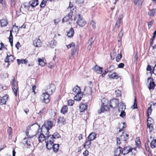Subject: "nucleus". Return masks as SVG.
<instances>
[{
  "label": "nucleus",
  "mask_w": 156,
  "mask_h": 156,
  "mask_svg": "<svg viewBox=\"0 0 156 156\" xmlns=\"http://www.w3.org/2000/svg\"><path fill=\"white\" fill-rule=\"evenodd\" d=\"M84 156H87L88 155V151L87 150L85 151L83 153Z\"/></svg>",
  "instance_id": "nucleus-63"
},
{
  "label": "nucleus",
  "mask_w": 156,
  "mask_h": 156,
  "mask_svg": "<svg viewBox=\"0 0 156 156\" xmlns=\"http://www.w3.org/2000/svg\"><path fill=\"white\" fill-rule=\"evenodd\" d=\"M17 63L18 65L22 64H26L27 63L28 61L26 59H17Z\"/></svg>",
  "instance_id": "nucleus-26"
},
{
  "label": "nucleus",
  "mask_w": 156,
  "mask_h": 156,
  "mask_svg": "<svg viewBox=\"0 0 156 156\" xmlns=\"http://www.w3.org/2000/svg\"><path fill=\"white\" fill-rule=\"evenodd\" d=\"M8 98V95L7 94L2 97H0V105H2L5 104Z\"/></svg>",
  "instance_id": "nucleus-11"
},
{
  "label": "nucleus",
  "mask_w": 156,
  "mask_h": 156,
  "mask_svg": "<svg viewBox=\"0 0 156 156\" xmlns=\"http://www.w3.org/2000/svg\"><path fill=\"white\" fill-rule=\"evenodd\" d=\"M50 95V94L44 92L42 94L41 98L43 100V102L47 103L49 102Z\"/></svg>",
  "instance_id": "nucleus-7"
},
{
  "label": "nucleus",
  "mask_w": 156,
  "mask_h": 156,
  "mask_svg": "<svg viewBox=\"0 0 156 156\" xmlns=\"http://www.w3.org/2000/svg\"><path fill=\"white\" fill-rule=\"evenodd\" d=\"M87 108V105L86 104H82L80 105L79 107L80 111L82 112L86 110Z\"/></svg>",
  "instance_id": "nucleus-20"
},
{
  "label": "nucleus",
  "mask_w": 156,
  "mask_h": 156,
  "mask_svg": "<svg viewBox=\"0 0 156 156\" xmlns=\"http://www.w3.org/2000/svg\"><path fill=\"white\" fill-rule=\"evenodd\" d=\"M150 147L152 148H154L156 147V140H153L151 141L150 144Z\"/></svg>",
  "instance_id": "nucleus-34"
},
{
  "label": "nucleus",
  "mask_w": 156,
  "mask_h": 156,
  "mask_svg": "<svg viewBox=\"0 0 156 156\" xmlns=\"http://www.w3.org/2000/svg\"><path fill=\"white\" fill-rule=\"evenodd\" d=\"M47 134V132L45 134L46 135V140H47L46 141H53L54 142V140L53 138V136L52 135H49V134Z\"/></svg>",
  "instance_id": "nucleus-22"
},
{
  "label": "nucleus",
  "mask_w": 156,
  "mask_h": 156,
  "mask_svg": "<svg viewBox=\"0 0 156 156\" xmlns=\"http://www.w3.org/2000/svg\"><path fill=\"white\" fill-rule=\"evenodd\" d=\"M120 138H117L116 140L117 145H119L121 143Z\"/></svg>",
  "instance_id": "nucleus-62"
},
{
  "label": "nucleus",
  "mask_w": 156,
  "mask_h": 156,
  "mask_svg": "<svg viewBox=\"0 0 156 156\" xmlns=\"http://www.w3.org/2000/svg\"><path fill=\"white\" fill-rule=\"evenodd\" d=\"M0 24L2 27H6L8 24V20L6 19L0 20Z\"/></svg>",
  "instance_id": "nucleus-21"
},
{
  "label": "nucleus",
  "mask_w": 156,
  "mask_h": 156,
  "mask_svg": "<svg viewBox=\"0 0 156 156\" xmlns=\"http://www.w3.org/2000/svg\"><path fill=\"white\" fill-rule=\"evenodd\" d=\"M74 101L72 100H69L68 101V105L69 106H72L74 103Z\"/></svg>",
  "instance_id": "nucleus-48"
},
{
  "label": "nucleus",
  "mask_w": 156,
  "mask_h": 156,
  "mask_svg": "<svg viewBox=\"0 0 156 156\" xmlns=\"http://www.w3.org/2000/svg\"><path fill=\"white\" fill-rule=\"evenodd\" d=\"M96 138V134L95 132L90 133L87 137L88 140L92 141Z\"/></svg>",
  "instance_id": "nucleus-14"
},
{
  "label": "nucleus",
  "mask_w": 156,
  "mask_h": 156,
  "mask_svg": "<svg viewBox=\"0 0 156 156\" xmlns=\"http://www.w3.org/2000/svg\"><path fill=\"white\" fill-rule=\"evenodd\" d=\"M91 144V142L90 140H88L86 141L84 144V147L85 148H89L90 147Z\"/></svg>",
  "instance_id": "nucleus-31"
},
{
  "label": "nucleus",
  "mask_w": 156,
  "mask_h": 156,
  "mask_svg": "<svg viewBox=\"0 0 156 156\" xmlns=\"http://www.w3.org/2000/svg\"><path fill=\"white\" fill-rule=\"evenodd\" d=\"M109 69V72L110 73L111 72V71L115 69L114 66L113 65L111 66L109 68H108Z\"/></svg>",
  "instance_id": "nucleus-60"
},
{
  "label": "nucleus",
  "mask_w": 156,
  "mask_h": 156,
  "mask_svg": "<svg viewBox=\"0 0 156 156\" xmlns=\"http://www.w3.org/2000/svg\"><path fill=\"white\" fill-rule=\"evenodd\" d=\"M122 57V55L120 54H118L116 58V60L117 62H119V60L121 59Z\"/></svg>",
  "instance_id": "nucleus-52"
},
{
  "label": "nucleus",
  "mask_w": 156,
  "mask_h": 156,
  "mask_svg": "<svg viewBox=\"0 0 156 156\" xmlns=\"http://www.w3.org/2000/svg\"><path fill=\"white\" fill-rule=\"evenodd\" d=\"M74 30L73 28H71L70 30L67 32V36L69 37H72L74 34Z\"/></svg>",
  "instance_id": "nucleus-27"
},
{
  "label": "nucleus",
  "mask_w": 156,
  "mask_h": 156,
  "mask_svg": "<svg viewBox=\"0 0 156 156\" xmlns=\"http://www.w3.org/2000/svg\"><path fill=\"white\" fill-rule=\"evenodd\" d=\"M119 105H121L122 107L121 108L119 107V111H121L120 115V116L123 118L126 115L125 112L124 111V110L126 108L125 105L122 102L119 103Z\"/></svg>",
  "instance_id": "nucleus-10"
},
{
  "label": "nucleus",
  "mask_w": 156,
  "mask_h": 156,
  "mask_svg": "<svg viewBox=\"0 0 156 156\" xmlns=\"http://www.w3.org/2000/svg\"><path fill=\"white\" fill-rule=\"evenodd\" d=\"M49 46L51 48H54L57 42L54 40H53L48 42Z\"/></svg>",
  "instance_id": "nucleus-29"
},
{
  "label": "nucleus",
  "mask_w": 156,
  "mask_h": 156,
  "mask_svg": "<svg viewBox=\"0 0 156 156\" xmlns=\"http://www.w3.org/2000/svg\"><path fill=\"white\" fill-rule=\"evenodd\" d=\"M81 92L80 88L77 86H75L73 89L72 94L74 95Z\"/></svg>",
  "instance_id": "nucleus-15"
},
{
  "label": "nucleus",
  "mask_w": 156,
  "mask_h": 156,
  "mask_svg": "<svg viewBox=\"0 0 156 156\" xmlns=\"http://www.w3.org/2000/svg\"><path fill=\"white\" fill-rule=\"evenodd\" d=\"M74 99L76 101H80L83 96V93L81 92L75 94Z\"/></svg>",
  "instance_id": "nucleus-16"
},
{
  "label": "nucleus",
  "mask_w": 156,
  "mask_h": 156,
  "mask_svg": "<svg viewBox=\"0 0 156 156\" xmlns=\"http://www.w3.org/2000/svg\"><path fill=\"white\" fill-rule=\"evenodd\" d=\"M147 126L148 128H149L150 129V131L151 132L152 131L153 129V128L152 127V126L151 125V123H149L148 122L147 123Z\"/></svg>",
  "instance_id": "nucleus-50"
},
{
  "label": "nucleus",
  "mask_w": 156,
  "mask_h": 156,
  "mask_svg": "<svg viewBox=\"0 0 156 156\" xmlns=\"http://www.w3.org/2000/svg\"><path fill=\"white\" fill-rule=\"evenodd\" d=\"M110 106L111 108H114L116 107L117 105L118 106L119 108L120 107L119 104H118V102L116 99H112L110 100L109 103Z\"/></svg>",
  "instance_id": "nucleus-8"
},
{
  "label": "nucleus",
  "mask_w": 156,
  "mask_h": 156,
  "mask_svg": "<svg viewBox=\"0 0 156 156\" xmlns=\"http://www.w3.org/2000/svg\"><path fill=\"white\" fill-rule=\"evenodd\" d=\"M20 44L19 42H17L15 45L16 47L18 49H19V48L20 47Z\"/></svg>",
  "instance_id": "nucleus-64"
},
{
  "label": "nucleus",
  "mask_w": 156,
  "mask_h": 156,
  "mask_svg": "<svg viewBox=\"0 0 156 156\" xmlns=\"http://www.w3.org/2000/svg\"><path fill=\"white\" fill-rule=\"evenodd\" d=\"M69 8L70 9L71 11L68 14V15L65 17H64L62 19V22H66L68 21L72 17V15H73V12L72 10H74L75 9V7L73 6V4H71V2H69V7L67 8L68 9Z\"/></svg>",
  "instance_id": "nucleus-2"
},
{
  "label": "nucleus",
  "mask_w": 156,
  "mask_h": 156,
  "mask_svg": "<svg viewBox=\"0 0 156 156\" xmlns=\"http://www.w3.org/2000/svg\"><path fill=\"white\" fill-rule=\"evenodd\" d=\"M55 85L54 84H51L45 88L44 91L48 94L51 95L55 91Z\"/></svg>",
  "instance_id": "nucleus-5"
},
{
  "label": "nucleus",
  "mask_w": 156,
  "mask_h": 156,
  "mask_svg": "<svg viewBox=\"0 0 156 156\" xmlns=\"http://www.w3.org/2000/svg\"><path fill=\"white\" fill-rule=\"evenodd\" d=\"M122 20V19L121 18H118L116 23L115 24V27H118L119 26Z\"/></svg>",
  "instance_id": "nucleus-41"
},
{
  "label": "nucleus",
  "mask_w": 156,
  "mask_h": 156,
  "mask_svg": "<svg viewBox=\"0 0 156 156\" xmlns=\"http://www.w3.org/2000/svg\"><path fill=\"white\" fill-rule=\"evenodd\" d=\"M29 140V139L27 138H25L24 140L23 141V143L24 144H27L28 145L30 146V144L28 143V140Z\"/></svg>",
  "instance_id": "nucleus-47"
},
{
  "label": "nucleus",
  "mask_w": 156,
  "mask_h": 156,
  "mask_svg": "<svg viewBox=\"0 0 156 156\" xmlns=\"http://www.w3.org/2000/svg\"><path fill=\"white\" fill-rule=\"evenodd\" d=\"M147 126L148 128H149L150 129V131L151 132L152 131L153 129V128L152 127V126L151 125V123H149L148 122L147 123Z\"/></svg>",
  "instance_id": "nucleus-51"
},
{
  "label": "nucleus",
  "mask_w": 156,
  "mask_h": 156,
  "mask_svg": "<svg viewBox=\"0 0 156 156\" xmlns=\"http://www.w3.org/2000/svg\"><path fill=\"white\" fill-rule=\"evenodd\" d=\"M42 132V133H41L38 136V140L39 142H41L44 140H46V136H45L43 133V132Z\"/></svg>",
  "instance_id": "nucleus-19"
},
{
  "label": "nucleus",
  "mask_w": 156,
  "mask_h": 156,
  "mask_svg": "<svg viewBox=\"0 0 156 156\" xmlns=\"http://www.w3.org/2000/svg\"><path fill=\"white\" fill-rule=\"evenodd\" d=\"M102 101V102L101 108L98 111V112L99 114H101L102 112H103L105 111H106L108 108V100L107 99H105V98H103Z\"/></svg>",
  "instance_id": "nucleus-3"
},
{
  "label": "nucleus",
  "mask_w": 156,
  "mask_h": 156,
  "mask_svg": "<svg viewBox=\"0 0 156 156\" xmlns=\"http://www.w3.org/2000/svg\"><path fill=\"white\" fill-rule=\"evenodd\" d=\"M26 11L24 9H23V6H21L20 9V12L22 13L23 14L24 13V12H25Z\"/></svg>",
  "instance_id": "nucleus-59"
},
{
  "label": "nucleus",
  "mask_w": 156,
  "mask_h": 156,
  "mask_svg": "<svg viewBox=\"0 0 156 156\" xmlns=\"http://www.w3.org/2000/svg\"><path fill=\"white\" fill-rule=\"evenodd\" d=\"M120 139L122 141H126L129 138V135L123 132L120 136Z\"/></svg>",
  "instance_id": "nucleus-17"
},
{
  "label": "nucleus",
  "mask_w": 156,
  "mask_h": 156,
  "mask_svg": "<svg viewBox=\"0 0 156 156\" xmlns=\"http://www.w3.org/2000/svg\"><path fill=\"white\" fill-rule=\"evenodd\" d=\"M93 42L94 41L93 40V37H91L88 41V44L89 45H92Z\"/></svg>",
  "instance_id": "nucleus-57"
},
{
  "label": "nucleus",
  "mask_w": 156,
  "mask_h": 156,
  "mask_svg": "<svg viewBox=\"0 0 156 156\" xmlns=\"http://www.w3.org/2000/svg\"><path fill=\"white\" fill-rule=\"evenodd\" d=\"M21 6H23V9H24L26 11L27 9L29 10V9L30 7V5H27L24 4H23Z\"/></svg>",
  "instance_id": "nucleus-53"
},
{
  "label": "nucleus",
  "mask_w": 156,
  "mask_h": 156,
  "mask_svg": "<svg viewBox=\"0 0 156 156\" xmlns=\"http://www.w3.org/2000/svg\"><path fill=\"white\" fill-rule=\"evenodd\" d=\"M96 23L94 20H92L90 23V25L92 26L93 28H96Z\"/></svg>",
  "instance_id": "nucleus-56"
},
{
  "label": "nucleus",
  "mask_w": 156,
  "mask_h": 156,
  "mask_svg": "<svg viewBox=\"0 0 156 156\" xmlns=\"http://www.w3.org/2000/svg\"><path fill=\"white\" fill-rule=\"evenodd\" d=\"M117 53L116 51L114 50H113L112 53L111 54V57L112 59H114L115 56L116 55Z\"/></svg>",
  "instance_id": "nucleus-44"
},
{
  "label": "nucleus",
  "mask_w": 156,
  "mask_h": 156,
  "mask_svg": "<svg viewBox=\"0 0 156 156\" xmlns=\"http://www.w3.org/2000/svg\"><path fill=\"white\" fill-rule=\"evenodd\" d=\"M12 89L14 91L15 95L16 96L17 95V92L18 91V88L16 86H14L12 87Z\"/></svg>",
  "instance_id": "nucleus-45"
},
{
  "label": "nucleus",
  "mask_w": 156,
  "mask_h": 156,
  "mask_svg": "<svg viewBox=\"0 0 156 156\" xmlns=\"http://www.w3.org/2000/svg\"><path fill=\"white\" fill-rule=\"evenodd\" d=\"M59 145L58 144H54L52 148H53L54 152H57L59 149Z\"/></svg>",
  "instance_id": "nucleus-35"
},
{
  "label": "nucleus",
  "mask_w": 156,
  "mask_h": 156,
  "mask_svg": "<svg viewBox=\"0 0 156 156\" xmlns=\"http://www.w3.org/2000/svg\"><path fill=\"white\" fill-rule=\"evenodd\" d=\"M52 135L53 136L54 140L61 137L59 133L57 132L54 133Z\"/></svg>",
  "instance_id": "nucleus-43"
},
{
  "label": "nucleus",
  "mask_w": 156,
  "mask_h": 156,
  "mask_svg": "<svg viewBox=\"0 0 156 156\" xmlns=\"http://www.w3.org/2000/svg\"><path fill=\"white\" fill-rule=\"evenodd\" d=\"M155 84L154 82L153 81V79H151L150 81L149 85L148 86V87L149 90H154L155 87Z\"/></svg>",
  "instance_id": "nucleus-25"
},
{
  "label": "nucleus",
  "mask_w": 156,
  "mask_h": 156,
  "mask_svg": "<svg viewBox=\"0 0 156 156\" xmlns=\"http://www.w3.org/2000/svg\"><path fill=\"white\" fill-rule=\"evenodd\" d=\"M12 128L10 127H8V128L7 129V132L8 133V135L9 136H10L11 133H12Z\"/></svg>",
  "instance_id": "nucleus-58"
},
{
  "label": "nucleus",
  "mask_w": 156,
  "mask_h": 156,
  "mask_svg": "<svg viewBox=\"0 0 156 156\" xmlns=\"http://www.w3.org/2000/svg\"><path fill=\"white\" fill-rule=\"evenodd\" d=\"M79 47L78 45H75L72 48L71 53V56H70V59L73 58L74 56H77L78 54Z\"/></svg>",
  "instance_id": "nucleus-6"
},
{
  "label": "nucleus",
  "mask_w": 156,
  "mask_h": 156,
  "mask_svg": "<svg viewBox=\"0 0 156 156\" xmlns=\"http://www.w3.org/2000/svg\"><path fill=\"white\" fill-rule=\"evenodd\" d=\"M46 147L47 148L48 150H50L52 148L53 146L54 145L53 142V141H46Z\"/></svg>",
  "instance_id": "nucleus-18"
},
{
  "label": "nucleus",
  "mask_w": 156,
  "mask_h": 156,
  "mask_svg": "<svg viewBox=\"0 0 156 156\" xmlns=\"http://www.w3.org/2000/svg\"><path fill=\"white\" fill-rule=\"evenodd\" d=\"M152 111L151 108V105H150V106L148 107L147 111V116L148 119L149 116L151 114Z\"/></svg>",
  "instance_id": "nucleus-36"
},
{
  "label": "nucleus",
  "mask_w": 156,
  "mask_h": 156,
  "mask_svg": "<svg viewBox=\"0 0 156 156\" xmlns=\"http://www.w3.org/2000/svg\"><path fill=\"white\" fill-rule=\"evenodd\" d=\"M108 76L110 79H117L119 78V76L116 73L114 72L110 75H109Z\"/></svg>",
  "instance_id": "nucleus-28"
},
{
  "label": "nucleus",
  "mask_w": 156,
  "mask_h": 156,
  "mask_svg": "<svg viewBox=\"0 0 156 156\" xmlns=\"http://www.w3.org/2000/svg\"><path fill=\"white\" fill-rule=\"evenodd\" d=\"M109 69L108 68L107 69H106L104 72V73L102 74L101 75V76L102 77H104L107 73H108V72H109Z\"/></svg>",
  "instance_id": "nucleus-49"
},
{
  "label": "nucleus",
  "mask_w": 156,
  "mask_h": 156,
  "mask_svg": "<svg viewBox=\"0 0 156 156\" xmlns=\"http://www.w3.org/2000/svg\"><path fill=\"white\" fill-rule=\"evenodd\" d=\"M103 68L102 67H100L96 65L93 69L94 71L98 74H101L103 71Z\"/></svg>",
  "instance_id": "nucleus-13"
},
{
  "label": "nucleus",
  "mask_w": 156,
  "mask_h": 156,
  "mask_svg": "<svg viewBox=\"0 0 156 156\" xmlns=\"http://www.w3.org/2000/svg\"><path fill=\"white\" fill-rule=\"evenodd\" d=\"M48 0H43L40 5V6L41 8H44V7Z\"/></svg>",
  "instance_id": "nucleus-42"
},
{
  "label": "nucleus",
  "mask_w": 156,
  "mask_h": 156,
  "mask_svg": "<svg viewBox=\"0 0 156 156\" xmlns=\"http://www.w3.org/2000/svg\"><path fill=\"white\" fill-rule=\"evenodd\" d=\"M154 22V20H152L151 21L148 23V26L149 29H150L151 26L152 25Z\"/></svg>",
  "instance_id": "nucleus-55"
},
{
  "label": "nucleus",
  "mask_w": 156,
  "mask_h": 156,
  "mask_svg": "<svg viewBox=\"0 0 156 156\" xmlns=\"http://www.w3.org/2000/svg\"><path fill=\"white\" fill-rule=\"evenodd\" d=\"M133 150H135V149L130 148L129 146L125 147L123 149L122 151V154L123 155H125L128 154L129 152H132Z\"/></svg>",
  "instance_id": "nucleus-9"
},
{
  "label": "nucleus",
  "mask_w": 156,
  "mask_h": 156,
  "mask_svg": "<svg viewBox=\"0 0 156 156\" xmlns=\"http://www.w3.org/2000/svg\"><path fill=\"white\" fill-rule=\"evenodd\" d=\"M30 127L28 126L26 130V133L27 136L29 137L30 138H32L34 136H30L29 135V132L28 130H30Z\"/></svg>",
  "instance_id": "nucleus-39"
},
{
  "label": "nucleus",
  "mask_w": 156,
  "mask_h": 156,
  "mask_svg": "<svg viewBox=\"0 0 156 156\" xmlns=\"http://www.w3.org/2000/svg\"><path fill=\"white\" fill-rule=\"evenodd\" d=\"M38 4V0H34L32 1L30 5L32 7H34L37 6Z\"/></svg>",
  "instance_id": "nucleus-33"
},
{
  "label": "nucleus",
  "mask_w": 156,
  "mask_h": 156,
  "mask_svg": "<svg viewBox=\"0 0 156 156\" xmlns=\"http://www.w3.org/2000/svg\"><path fill=\"white\" fill-rule=\"evenodd\" d=\"M155 9H154L150 10L148 12L149 15L150 16H154L155 13Z\"/></svg>",
  "instance_id": "nucleus-40"
},
{
  "label": "nucleus",
  "mask_w": 156,
  "mask_h": 156,
  "mask_svg": "<svg viewBox=\"0 0 156 156\" xmlns=\"http://www.w3.org/2000/svg\"><path fill=\"white\" fill-rule=\"evenodd\" d=\"M124 66V64L122 63H121L118 65V68H122Z\"/></svg>",
  "instance_id": "nucleus-61"
},
{
  "label": "nucleus",
  "mask_w": 156,
  "mask_h": 156,
  "mask_svg": "<svg viewBox=\"0 0 156 156\" xmlns=\"http://www.w3.org/2000/svg\"><path fill=\"white\" fill-rule=\"evenodd\" d=\"M65 121V119L63 117H60L58 119V123H63Z\"/></svg>",
  "instance_id": "nucleus-38"
},
{
  "label": "nucleus",
  "mask_w": 156,
  "mask_h": 156,
  "mask_svg": "<svg viewBox=\"0 0 156 156\" xmlns=\"http://www.w3.org/2000/svg\"><path fill=\"white\" fill-rule=\"evenodd\" d=\"M38 62L39 63V65L42 66H44L46 64V63L44 61V60L40 58L38 59Z\"/></svg>",
  "instance_id": "nucleus-32"
},
{
  "label": "nucleus",
  "mask_w": 156,
  "mask_h": 156,
  "mask_svg": "<svg viewBox=\"0 0 156 156\" xmlns=\"http://www.w3.org/2000/svg\"><path fill=\"white\" fill-rule=\"evenodd\" d=\"M76 19H77L76 23L80 26L82 27L85 25L86 23L84 20L80 15L76 16L74 17V20H75Z\"/></svg>",
  "instance_id": "nucleus-4"
},
{
  "label": "nucleus",
  "mask_w": 156,
  "mask_h": 156,
  "mask_svg": "<svg viewBox=\"0 0 156 156\" xmlns=\"http://www.w3.org/2000/svg\"><path fill=\"white\" fill-rule=\"evenodd\" d=\"M68 108L66 105H64L62 108L61 110V113L65 114L68 111Z\"/></svg>",
  "instance_id": "nucleus-30"
},
{
  "label": "nucleus",
  "mask_w": 156,
  "mask_h": 156,
  "mask_svg": "<svg viewBox=\"0 0 156 156\" xmlns=\"http://www.w3.org/2000/svg\"><path fill=\"white\" fill-rule=\"evenodd\" d=\"M75 45L73 42H72L70 44L66 45V46L68 49H69L71 48H73Z\"/></svg>",
  "instance_id": "nucleus-46"
},
{
  "label": "nucleus",
  "mask_w": 156,
  "mask_h": 156,
  "mask_svg": "<svg viewBox=\"0 0 156 156\" xmlns=\"http://www.w3.org/2000/svg\"><path fill=\"white\" fill-rule=\"evenodd\" d=\"M14 59V58L13 56L10 55H9V53H7V56L5 59V62L8 63H9L10 62H12Z\"/></svg>",
  "instance_id": "nucleus-12"
},
{
  "label": "nucleus",
  "mask_w": 156,
  "mask_h": 156,
  "mask_svg": "<svg viewBox=\"0 0 156 156\" xmlns=\"http://www.w3.org/2000/svg\"><path fill=\"white\" fill-rule=\"evenodd\" d=\"M122 147H119L116 148L114 151V156H119V155L121 152Z\"/></svg>",
  "instance_id": "nucleus-24"
},
{
  "label": "nucleus",
  "mask_w": 156,
  "mask_h": 156,
  "mask_svg": "<svg viewBox=\"0 0 156 156\" xmlns=\"http://www.w3.org/2000/svg\"><path fill=\"white\" fill-rule=\"evenodd\" d=\"M46 111V109L45 108H43L42 110L40 111L38 114L40 115H41L42 114L44 113Z\"/></svg>",
  "instance_id": "nucleus-54"
},
{
  "label": "nucleus",
  "mask_w": 156,
  "mask_h": 156,
  "mask_svg": "<svg viewBox=\"0 0 156 156\" xmlns=\"http://www.w3.org/2000/svg\"><path fill=\"white\" fill-rule=\"evenodd\" d=\"M133 109H135L137 108V103L136 97H134V102L133 105L132 106Z\"/></svg>",
  "instance_id": "nucleus-37"
},
{
  "label": "nucleus",
  "mask_w": 156,
  "mask_h": 156,
  "mask_svg": "<svg viewBox=\"0 0 156 156\" xmlns=\"http://www.w3.org/2000/svg\"><path fill=\"white\" fill-rule=\"evenodd\" d=\"M41 42L39 39H36L33 42L34 45L36 47H40L41 44Z\"/></svg>",
  "instance_id": "nucleus-23"
},
{
  "label": "nucleus",
  "mask_w": 156,
  "mask_h": 156,
  "mask_svg": "<svg viewBox=\"0 0 156 156\" xmlns=\"http://www.w3.org/2000/svg\"><path fill=\"white\" fill-rule=\"evenodd\" d=\"M53 125V123L51 121H46L42 126L41 132H44V131L45 130L47 132V134H49V130L52 128Z\"/></svg>",
  "instance_id": "nucleus-1"
}]
</instances>
